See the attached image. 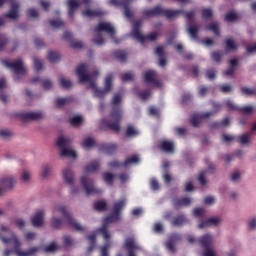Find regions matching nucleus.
Returning <instances> with one entry per match:
<instances>
[{
    "instance_id": "473e14b6",
    "label": "nucleus",
    "mask_w": 256,
    "mask_h": 256,
    "mask_svg": "<svg viewBox=\"0 0 256 256\" xmlns=\"http://www.w3.org/2000/svg\"><path fill=\"white\" fill-rule=\"evenodd\" d=\"M127 55L129 54L125 50H115L113 52V56L115 57V59H117L121 63H125V61H127Z\"/></svg>"
},
{
    "instance_id": "c03bdc74",
    "label": "nucleus",
    "mask_w": 256,
    "mask_h": 256,
    "mask_svg": "<svg viewBox=\"0 0 256 256\" xmlns=\"http://www.w3.org/2000/svg\"><path fill=\"white\" fill-rule=\"evenodd\" d=\"M95 211H107V202L103 200L96 201L94 203Z\"/></svg>"
},
{
    "instance_id": "bf43d9fd",
    "label": "nucleus",
    "mask_w": 256,
    "mask_h": 256,
    "mask_svg": "<svg viewBox=\"0 0 256 256\" xmlns=\"http://www.w3.org/2000/svg\"><path fill=\"white\" fill-rule=\"evenodd\" d=\"M238 111H240V113H243L244 115H251V113H253V108L252 106H243L238 107Z\"/></svg>"
},
{
    "instance_id": "ddd939ff",
    "label": "nucleus",
    "mask_w": 256,
    "mask_h": 256,
    "mask_svg": "<svg viewBox=\"0 0 256 256\" xmlns=\"http://www.w3.org/2000/svg\"><path fill=\"white\" fill-rule=\"evenodd\" d=\"M63 179L67 185H70L71 188V195H76V193H79V188L73 186V183H75V174H73V171L71 168H66L63 170Z\"/></svg>"
},
{
    "instance_id": "49530a36",
    "label": "nucleus",
    "mask_w": 256,
    "mask_h": 256,
    "mask_svg": "<svg viewBox=\"0 0 256 256\" xmlns=\"http://www.w3.org/2000/svg\"><path fill=\"white\" fill-rule=\"evenodd\" d=\"M136 135H139V131H137V129H135V127L132 125L127 126L125 136L136 137Z\"/></svg>"
},
{
    "instance_id": "412c9836",
    "label": "nucleus",
    "mask_w": 256,
    "mask_h": 256,
    "mask_svg": "<svg viewBox=\"0 0 256 256\" xmlns=\"http://www.w3.org/2000/svg\"><path fill=\"white\" fill-rule=\"evenodd\" d=\"M155 55L158 56V65L160 67H165L167 65V58L165 57V48L163 46H158L155 50Z\"/></svg>"
},
{
    "instance_id": "a878e982",
    "label": "nucleus",
    "mask_w": 256,
    "mask_h": 256,
    "mask_svg": "<svg viewBox=\"0 0 256 256\" xmlns=\"http://www.w3.org/2000/svg\"><path fill=\"white\" fill-rule=\"evenodd\" d=\"M31 83H41L43 89H45L46 91H49V89L53 87V82L50 79H41L39 77H34L31 80Z\"/></svg>"
},
{
    "instance_id": "69168bd1",
    "label": "nucleus",
    "mask_w": 256,
    "mask_h": 256,
    "mask_svg": "<svg viewBox=\"0 0 256 256\" xmlns=\"http://www.w3.org/2000/svg\"><path fill=\"white\" fill-rule=\"evenodd\" d=\"M194 217H205V210L204 208H195L193 210Z\"/></svg>"
},
{
    "instance_id": "cd10ccee",
    "label": "nucleus",
    "mask_w": 256,
    "mask_h": 256,
    "mask_svg": "<svg viewBox=\"0 0 256 256\" xmlns=\"http://www.w3.org/2000/svg\"><path fill=\"white\" fill-rule=\"evenodd\" d=\"M82 15L84 17H88V19H93V17H103L105 13H103L101 9H95V10L87 9L82 12Z\"/></svg>"
},
{
    "instance_id": "13d9d810",
    "label": "nucleus",
    "mask_w": 256,
    "mask_h": 256,
    "mask_svg": "<svg viewBox=\"0 0 256 256\" xmlns=\"http://www.w3.org/2000/svg\"><path fill=\"white\" fill-rule=\"evenodd\" d=\"M93 145H95V140L91 137L84 139L82 143V147H84V149H88V147H93Z\"/></svg>"
},
{
    "instance_id": "f8f14e48",
    "label": "nucleus",
    "mask_w": 256,
    "mask_h": 256,
    "mask_svg": "<svg viewBox=\"0 0 256 256\" xmlns=\"http://www.w3.org/2000/svg\"><path fill=\"white\" fill-rule=\"evenodd\" d=\"M5 3H11L10 10L4 14L6 19H17L19 17V4L15 0H0V7H3Z\"/></svg>"
},
{
    "instance_id": "ea45409f",
    "label": "nucleus",
    "mask_w": 256,
    "mask_h": 256,
    "mask_svg": "<svg viewBox=\"0 0 256 256\" xmlns=\"http://www.w3.org/2000/svg\"><path fill=\"white\" fill-rule=\"evenodd\" d=\"M139 161L140 159L138 155H132L123 162V167H128L129 165L139 163Z\"/></svg>"
},
{
    "instance_id": "79ce46f5",
    "label": "nucleus",
    "mask_w": 256,
    "mask_h": 256,
    "mask_svg": "<svg viewBox=\"0 0 256 256\" xmlns=\"http://www.w3.org/2000/svg\"><path fill=\"white\" fill-rule=\"evenodd\" d=\"M48 61H50V63H57V61H59V59H61V55H59V52L56 51H50L48 52Z\"/></svg>"
},
{
    "instance_id": "b1692460",
    "label": "nucleus",
    "mask_w": 256,
    "mask_h": 256,
    "mask_svg": "<svg viewBox=\"0 0 256 256\" xmlns=\"http://www.w3.org/2000/svg\"><path fill=\"white\" fill-rule=\"evenodd\" d=\"M160 149L164 153H175V145L171 141L162 140L160 142Z\"/></svg>"
},
{
    "instance_id": "4c0bfd02",
    "label": "nucleus",
    "mask_w": 256,
    "mask_h": 256,
    "mask_svg": "<svg viewBox=\"0 0 256 256\" xmlns=\"http://www.w3.org/2000/svg\"><path fill=\"white\" fill-rule=\"evenodd\" d=\"M60 155L61 157H67L68 159H77V153L67 148L61 150Z\"/></svg>"
},
{
    "instance_id": "603ef678",
    "label": "nucleus",
    "mask_w": 256,
    "mask_h": 256,
    "mask_svg": "<svg viewBox=\"0 0 256 256\" xmlns=\"http://www.w3.org/2000/svg\"><path fill=\"white\" fill-rule=\"evenodd\" d=\"M201 15L203 19H211V17H213V10L211 8H203L201 10Z\"/></svg>"
},
{
    "instance_id": "20e7f679",
    "label": "nucleus",
    "mask_w": 256,
    "mask_h": 256,
    "mask_svg": "<svg viewBox=\"0 0 256 256\" xmlns=\"http://www.w3.org/2000/svg\"><path fill=\"white\" fill-rule=\"evenodd\" d=\"M107 33L113 39L114 43H119V40L115 39V27L111 25L109 22H100L95 28L94 33L96 34V37L92 40L95 45L101 46L105 45V39L103 38V34L101 33Z\"/></svg>"
},
{
    "instance_id": "774afa93",
    "label": "nucleus",
    "mask_w": 256,
    "mask_h": 256,
    "mask_svg": "<svg viewBox=\"0 0 256 256\" xmlns=\"http://www.w3.org/2000/svg\"><path fill=\"white\" fill-rule=\"evenodd\" d=\"M34 67L36 71H41L43 69V62L41 59L34 57Z\"/></svg>"
},
{
    "instance_id": "864d4df0",
    "label": "nucleus",
    "mask_w": 256,
    "mask_h": 256,
    "mask_svg": "<svg viewBox=\"0 0 256 256\" xmlns=\"http://www.w3.org/2000/svg\"><path fill=\"white\" fill-rule=\"evenodd\" d=\"M211 59L212 61H215V63H220L221 59H223V53L220 51H214L211 53Z\"/></svg>"
},
{
    "instance_id": "a19ab883",
    "label": "nucleus",
    "mask_w": 256,
    "mask_h": 256,
    "mask_svg": "<svg viewBox=\"0 0 256 256\" xmlns=\"http://www.w3.org/2000/svg\"><path fill=\"white\" fill-rule=\"evenodd\" d=\"M251 132L248 134H243L241 136L237 137V142L240 143V145H248L249 139H251Z\"/></svg>"
},
{
    "instance_id": "2eb2a0df",
    "label": "nucleus",
    "mask_w": 256,
    "mask_h": 256,
    "mask_svg": "<svg viewBox=\"0 0 256 256\" xmlns=\"http://www.w3.org/2000/svg\"><path fill=\"white\" fill-rule=\"evenodd\" d=\"M181 241V235L173 233L169 236L168 241L166 242V249L169 253H177V248L175 245Z\"/></svg>"
},
{
    "instance_id": "7ed1b4c3",
    "label": "nucleus",
    "mask_w": 256,
    "mask_h": 256,
    "mask_svg": "<svg viewBox=\"0 0 256 256\" xmlns=\"http://www.w3.org/2000/svg\"><path fill=\"white\" fill-rule=\"evenodd\" d=\"M121 101H123V96L120 93L114 94L111 100L112 111L109 118H103L102 123L110 129V131H115L119 133L121 131V119L123 117V112L121 111Z\"/></svg>"
},
{
    "instance_id": "5701e85b",
    "label": "nucleus",
    "mask_w": 256,
    "mask_h": 256,
    "mask_svg": "<svg viewBox=\"0 0 256 256\" xmlns=\"http://www.w3.org/2000/svg\"><path fill=\"white\" fill-rule=\"evenodd\" d=\"M142 23L143 22L141 20H137L133 24L132 37H134V39H136V40L140 39L141 41H143V34H141Z\"/></svg>"
},
{
    "instance_id": "bb28decb",
    "label": "nucleus",
    "mask_w": 256,
    "mask_h": 256,
    "mask_svg": "<svg viewBox=\"0 0 256 256\" xmlns=\"http://www.w3.org/2000/svg\"><path fill=\"white\" fill-rule=\"evenodd\" d=\"M187 223V217L185 214H180L174 217L171 221L172 227H183Z\"/></svg>"
},
{
    "instance_id": "4468645a",
    "label": "nucleus",
    "mask_w": 256,
    "mask_h": 256,
    "mask_svg": "<svg viewBox=\"0 0 256 256\" xmlns=\"http://www.w3.org/2000/svg\"><path fill=\"white\" fill-rule=\"evenodd\" d=\"M124 247L128 251V256H137L135 255V252L141 251V246L137 244V242L135 241V238L133 237L126 238Z\"/></svg>"
},
{
    "instance_id": "37998d69",
    "label": "nucleus",
    "mask_w": 256,
    "mask_h": 256,
    "mask_svg": "<svg viewBox=\"0 0 256 256\" xmlns=\"http://www.w3.org/2000/svg\"><path fill=\"white\" fill-rule=\"evenodd\" d=\"M102 177L108 185H113V181H115V174L110 173V172H104L102 174Z\"/></svg>"
},
{
    "instance_id": "a18cd8bd",
    "label": "nucleus",
    "mask_w": 256,
    "mask_h": 256,
    "mask_svg": "<svg viewBox=\"0 0 256 256\" xmlns=\"http://www.w3.org/2000/svg\"><path fill=\"white\" fill-rule=\"evenodd\" d=\"M206 30H207V31H213V32H214V35H217V36L220 35V32H219V24H217L216 22H212V23L208 24V25L206 26Z\"/></svg>"
},
{
    "instance_id": "de8ad7c7",
    "label": "nucleus",
    "mask_w": 256,
    "mask_h": 256,
    "mask_svg": "<svg viewBox=\"0 0 256 256\" xmlns=\"http://www.w3.org/2000/svg\"><path fill=\"white\" fill-rule=\"evenodd\" d=\"M172 11H178V10H172ZM180 11H182V13H179L175 17H177L179 15H184V17L187 21H193V19H195V11H190V12H185L183 10H180Z\"/></svg>"
},
{
    "instance_id": "423d86ee",
    "label": "nucleus",
    "mask_w": 256,
    "mask_h": 256,
    "mask_svg": "<svg viewBox=\"0 0 256 256\" xmlns=\"http://www.w3.org/2000/svg\"><path fill=\"white\" fill-rule=\"evenodd\" d=\"M179 13H183L181 10H165L161 6H155L152 9H145L142 11V17L144 19H151V17H166L167 19H175Z\"/></svg>"
},
{
    "instance_id": "58836bf2",
    "label": "nucleus",
    "mask_w": 256,
    "mask_h": 256,
    "mask_svg": "<svg viewBox=\"0 0 256 256\" xmlns=\"http://www.w3.org/2000/svg\"><path fill=\"white\" fill-rule=\"evenodd\" d=\"M231 123L229 118H224L221 122H214L210 125L211 129H219V127H228Z\"/></svg>"
},
{
    "instance_id": "052dcab7",
    "label": "nucleus",
    "mask_w": 256,
    "mask_h": 256,
    "mask_svg": "<svg viewBox=\"0 0 256 256\" xmlns=\"http://www.w3.org/2000/svg\"><path fill=\"white\" fill-rule=\"evenodd\" d=\"M49 173H51V166L45 164L42 168L41 176L43 179H46V177H49Z\"/></svg>"
},
{
    "instance_id": "8fccbe9b",
    "label": "nucleus",
    "mask_w": 256,
    "mask_h": 256,
    "mask_svg": "<svg viewBox=\"0 0 256 256\" xmlns=\"http://www.w3.org/2000/svg\"><path fill=\"white\" fill-rule=\"evenodd\" d=\"M69 123L73 127H79V125H81V123H83V117L74 116V117L70 118Z\"/></svg>"
},
{
    "instance_id": "9d476101",
    "label": "nucleus",
    "mask_w": 256,
    "mask_h": 256,
    "mask_svg": "<svg viewBox=\"0 0 256 256\" xmlns=\"http://www.w3.org/2000/svg\"><path fill=\"white\" fill-rule=\"evenodd\" d=\"M144 83L145 85H151L156 89H161L163 87V83L157 80V72H155V70H149L144 73Z\"/></svg>"
},
{
    "instance_id": "7c9ffc66",
    "label": "nucleus",
    "mask_w": 256,
    "mask_h": 256,
    "mask_svg": "<svg viewBox=\"0 0 256 256\" xmlns=\"http://www.w3.org/2000/svg\"><path fill=\"white\" fill-rule=\"evenodd\" d=\"M100 167H101V164H99V161H92L85 166L84 171L86 173H97Z\"/></svg>"
},
{
    "instance_id": "9b49d317",
    "label": "nucleus",
    "mask_w": 256,
    "mask_h": 256,
    "mask_svg": "<svg viewBox=\"0 0 256 256\" xmlns=\"http://www.w3.org/2000/svg\"><path fill=\"white\" fill-rule=\"evenodd\" d=\"M68 17L70 19H73L75 15V11L81 7V5H86V7H89L91 5V0H68Z\"/></svg>"
},
{
    "instance_id": "2f4dec72",
    "label": "nucleus",
    "mask_w": 256,
    "mask_h": 256,
    "mask_svg": "<svg viewBox=\"0 0 256 256\" xmlns=\"http://www.w3.org/2000/svg\"><path fill=\"white\" fill-rule=\"evenodd\" d=\"M187 31L192 39H199V25L190 24L187 28Z\"/></svg>"
},
{
    "instance_id": "09e8293b",
    "label": "nucleus",
    "mask_w": 256,
    "mask_h": 256,
    "mask_svg": "<svg viewBox=\"0 0 256 256\" xmlns=\"http://www.w3.org/2000/svg\"><path fill=\"white\" fill-rule=\"evenodd\" d=\"M67 145H69V139L65 137H60L57 140V146L63 151V149H66Z\"/></svg>"
},
{
    "instance_id": "5fc2aeb1",
    "label": "nucleus",
    "mask_w": 256,
    "mask_h": 256,
    "mask_svg": "<svg viewBox=\"0 0 256 256\" xmlns=\"http://www.w3.org/2000/svg\"><path fill=\"white\" fill-rule=\"evenodd\" d=\"M225 43H226V49L228 51H235L237 49V44L235 43V40L227 39Z\"/></svg>"
},
{
    "instance_id": "f3484780",
    "label": "nucleus",
    "mask_w": 256,
    "mask_h": 256,
    "mask_svg": "<svg viewBox=\"0 0 256 256\" xmlns=\"http://www.w3.org/2000/svg\"><path fill=\"white\" fill-rule=\"evenodd\" d=\"M16 181L13 177H4L0 180V196L7 191V189H13Z\"/></svg>"
},
{
    "instance_id": "f704fd0d",
    "label": "nucleus",
    "mask_w": 256,
    "mask_h": 256,
    "mask_svg": "<svg viewBox=\"0 0 256 256\" xmlns=\"http://www.w3.org/2000/svg\"><path fill=\"white\" fill-rule=\"evenodd\" d=\"M157 37H159V34L157 32H151L148 35H142V40L137 39V41H139V43L143 45L144 43H146V41H157Z\"/></svg>"
},
{
    "instance_id": "680f3d73",
    "label": "nucleus",
    "mask_w": 256,
    "mask_h": 256,
    "mask_svg": "<svg viewBox=\"0 0 256 256\" xmlns=\"http://www.w3.org/2000/svg\"><path fill=\"white\" fill-rule=\"evenodd\" d=\"M27 16L32 19H37V17H39V12L35 8H30L27 10Z\"/></svg>"
},
{
    "instance_id": "e2e57ef3",
    "label": "nucleus",
    "mask_w": 256,
    "mask_h": 256,
    "mask_svg": "<svg viewBox=\"0 0 256 256\" xmlns=\"http://www.w3.org/2000/svg\"><path fill=\"white\" fill-rule=\"evenodd\" d=\"M122 81H133L135 79V75L131 72H126L121 76Z\"/></svg>"
},
{
    "instance_id": "aec40b11",
    "label": "nucleus",
    "mask_w": 256,
    "mask_h": 256,
    "mask_svg": "<svg viewBox=\"0 0 256 256\" xmlns=\"http://www.w3.org/2000/svg\"><path fill=\"white\" fill-rule=\"evenodd\" d=\"M199 245L202 249H209L213 247V236L210 234L203 235L198 240Z\"/></svg>"
},
{
    "instance_id": "a211bd4d",
    "label": "nucleus",
    "mask_w": 256,
    "mask_h": 256,
    "mask_svg": "<svg viewBox=\"0 0 256 256\" xmlns=\"http://www.w3.org/2000/svg\"><path fill=\"white\" fill-rule=\"evenodd\" d=\"M211 115H213V112H206L203 114H193L190 117V124L192 125V127H199V125H201V121H203V119H207L211 117Z\"/></svg>"
},
{
    "instance_id": "4be33fe9",
    "label": "nucleus",
    "mask_w": 256,
    "mask_h": 256,
    "mask_svg": "<svg viewBox=\"0 0 256 256\" xmlns=\"http://www.w3.org/2000/svg\"><path fill=\"white\" fill-rule=\"evenodd\" d=\"M43 217H45V212H43V210L36 212L35 215L31 218L33 227H41L43 225Z\"/></svg>"
},
{
    "instance_id": "4d7b16f0",
    "label": "nucleus",
    "mask_w": 256,
    "mask_h": 256,
    "mask_svg": "<svg viewBox=\"0 0 256 256\" xmlns=\"http://www.w3.org/2000/svg\"><path fill=\"white\" fill-rule=\"evenodd\" d=\"M60 85L63 89H70V87H72L73 83L71 82V80H68L66 78H60Z\"/></svg>"
},
{
    "instance_id": "6e6552de",
    "label": "nucleus",
    "mask_w": 256,
    "mask_h": 256,
    "mask_svg": "<svg viewBox=\"0 0 256 256\" xmlns=\"http://www.w3.org/2000/svg\"><path fill=\"white\" fill-rule=\"evenodd\" d=\"M81 185L86 193V195H101L103 191L95 187V182L92 179L87 178V176L81 177Z\"/></svg>"
},
{
    "instance_id": "dca6fc26",
    "label": "nucleus",
    "mask_w": 256,
    "mask_h": 256,
    "mask_svg": "<svg viewBox=\"0 0 256 256\" xmlns=\"http://www.w3.org/2000/svg\"><path fill=\"white\" fill-rule=\"evenodd\" d=\"M205 163L208 166V170L201 171L198 175V181H199L200 185H202L203 187H204V185H207V180L205 179V177H207V174L215 173V166L213 164H211L209 159H205Z\"/></svg>"
},
{
    "instance_id": "3c124183",
    "label": "nucleus",
    "mask_w": 256,
    "mask_h": 256,
    "mask_svg": "<svg viewBox=\"0 0 256 256\" xmlns=\"http://www.w3.org/2000/svg\"><path fill=\"white\" fill-rule=\"evenodd\" d=\"M49 23L54 29H61V27H65V22L61 19L50 20Z\"/></svg>"
},
{
    "instance_id": "338daca9",
    "label": "nucleus",
    "mask_w": 256,
    "mask_h": 256,
    "mask_svg": "<svg viewBox=\"0 0 256 256\" xmlns=\"http://www.w3.org/2000/svg\"><path fill=\"white\" fill-rule=\"evenodd\" d=\"M241 91L243 95H256V90L253 88L242 87Z\"/></svg>"
},
{
    "instance_id": "393cba45",
    "label": "nucleus",
    "mask_w": 256,
    "mask_h": 256,
    "mask_svg": "<svg viewBox=\"0 0 256 256\" xmlns=\"http://www.w3.org/2000/svg\"><path fill=\"white\" fill-rule=\"evenodd\" d=\"M100 151L106 153L107 155H113L117 151V144H107L103 143L99 146Z\"/></svg>"
},
{
    "instance_id": "6e6d98bb",
    "label": "nucleus",
    "mask_w": 256,
    "mask_h": 256,
    "mask_svg": "<svg viewBox=\"0 0 256 256\" xmlns=\"http://www.w3.org/2000/svg\"><path fill=\"white\" fill-rule=\"evenodd\" d=\"M61 225H63V220H61V218H52L51 227L53 229H61Z\"/></svg>"
},
{
    "instance_id": "0eeeda50",
    "label": "nucleus",
    "mask_w": 256,
    "mask_h": 256,
    "mask_svg": "<svg viewBox=\"0 0 256 256\" xmlns=\"http://www.w3.org/2000/svg\"><path fill=\"white\" fill-rule=\"evenodd\" d=\"M56 211L58 213H61V215H63L67 225L70 226L71 229H74V231H79V232L85 231V227L81 226V224L77 223V221L73 219V216L70 214L69 211H67V208L65 206L56 207Z\"/></svg>"
},
{
    "instance_id": "6ab92c4d",
    "label": "nucleus",
    "mask_w": 256,
    "mask_h": 256,
    "mask_svg": "<svg viewBox=\"0 0 256 256\" xmlns=\"http://www.w3.org/2000/svg\"><path fill=\"white\" fill-rule=\"evenodd\" d=\"M19 117L23 121H41L43 114L42 112H26L19 114Z\"/></svg>"
},
{
    "instance_id": "f257e3e1",
    "label": "nucleus",
    "mask_w": 256,
    "mask_h": 256,
    "mask_svg": "<svg viewBox=\"0 0 256 256\" xmlns=\"http://www.w3.org/2000/svg\"><path fill=\"white\" fill-rule=\"evenodd\" d=\"M76 75L80 83H89V89L94 91L95 97L103 99L107 93H109L113 87V74H108L105 78L104 89L97 88L95 79L99 77V70H95L93 73H87V64H79L76 69Z\"/></svg>"
},
{
    "instance_id": "c9c22d12",
    "label": "nucleus",
    "mask_w": 256,
    "mask_h": 256,
    "mask_svg": "<svg viewBox=\"0 0 256 256\" xmlns=\"http://www.w3.org/2000/svg\"><path fill=\"white\" fill-rule=\"evenodd\" d=\"M87 239L90 242V246L88 247L87 253H92L93 249H95V246L97 245V235L96 234H90L87 236Z\"/></svg>"
},
{
    "instance_id": "39448f33",
    "label": "nucleus",
    "mask_w": 256,
    "mask_h": 256,
    "mask_svg": "<svg viewBox=\"0 0 256 256\" xmlns=\"http://www.w3.org/2000/svg\"><path fill=\"white\" fill-rule=\"evenodd\" d=\"M3 243H14V253L17 256H35L39 251H41V247L34 246L26 251H21V242L17 238V235L12 234L10 238L1 237Z\"/></svg>"
},
{
    "instance_id": "c756f323",
    "label": "nucleus",
    "mask_w": 256,
    "mask_h": 256,
    "mask_svg": "<svg viewBox=\"0 0 256 256\" xmlns=\"http://www.w3.org/2000/svg\"><path fill=\"white\" fill-rule=\"evenodd\" d=\"M111 5H123L124 15L127 19H133V12L129 9V4H124V2H117V0H110Z\"/></svg>"
},
{
    "instance_id": "72a5a7b5",
    "label": "nucleus",
    "mask_w": 256,
    "mask_h": 256,
    "mask_svg": "<svg viewBox=\"0 0 256 256\" xmlns=\"http://www.w3.org/2000/svg\"><path fill=\"white\" fill-rule=\"evenodd\" d=\"M3 25H5V19L0 18V27ZM8 43L9 39H7V36H5V34H0V51H3Z\"/></svg>"
},
{
    "instance_id": "0e129e2a",
    "label": "nucleus",
    "mask_w": 256,
    "mask_h": 256,
    "mask_svg": "<svg viewBox=\"0 0 256 256\" xmlns=\"http://www.w3.org/2000/svg\"><path fill=\"white\" fill-rule=\"evenodd\" d=\"M74 241L71 239V236L63 237V245L64 247H73Z\"/></svg>"
},
{
    "instance_id": "c85d7f7f",
    "label": "nucleus",
    "mask_w": 256,
    "mask_h": 256,
    "mask_svg": "<svg viewBox=\"0 0 256 256\" xmlns=\"http://www.w3.org/2000/svg\"><path fill=\"white\" fill-rule=\"evenodd\" d=\"M221 223V219L217 217L210 218L198 225L199 229H205V227H211V225H214V227H217Z\"/></svg>"
},
{
    "instance_id": "e433bc0d",
    "label": "nucleus",
    "mask_w": 256,
    "mask_h": 256,
    "mask_svg": "<svg viewBox=\"0 0 256 256\" xmlns=\"http://www.w3.org/2000/svg\"><path fill=\"white\" fill-rule=\"evenodd\" d=\"M71 101H73V97L56 98L55 104H56V107L61 108V107H65V105H69Z\"/></svg>"
},
{
    "instance_id": "1a4fd4ad",
    "label": "nucleus",
    "mask_w": 256,
    "mask_h": 256,
    "mask_svg": "<svg viewBox=\"0 0 256 256\" xmlns=\"http://www.w3.org/2000/svg\"><path fill=\"white\" fill-rule=\"evenodd\" d=\"M3 65L11 69L15 75H23L25 73V66L23 65L22 59H16L13 61L3 60Z\"/></svg>"
},
{
    "instance_id": "f03ea898",
    "label": "nucleus",
    "mask_w": 256,
    "mask_h": 256,
    "mask_svg": "<svg viewBox=\"0 0 256 256\" xmlns=\"http://www.w3.org/2000/svg\"><path fill=\"white\" fill-rule=\"evenodd\" d=\"M123 207H125V200L115 202L110 215L103 219L102 227L96 230V233H100L106 241V244L101 247V256H109V248L111 247V242H109L111 239L109 225L110 223H117V221H121V211H123Z\"/></svg>"
}]
</instances>
